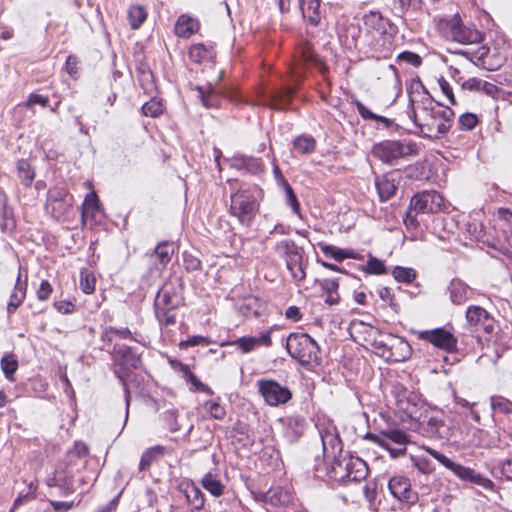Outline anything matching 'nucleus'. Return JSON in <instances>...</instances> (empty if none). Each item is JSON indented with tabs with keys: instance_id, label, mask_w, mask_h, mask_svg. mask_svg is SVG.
I'll return each instance as SVG.
<instances>
[{
	"instance_id": "nucleus-1",
	"label": "nucleus",
	"mask_w": 512,
	"mask_h": 512,
	"mask_svg": "<svg viewBox=\"0 0 512 512\" xmlns=\"http://www.w3.org/2000/svg\"><path fill=\"white\" fill-rule=\"evenodd\" d=\"M318 436L319 439L306 450V462H313L312 468L317 477L323 473L339 486L347 485L351 481L352 452H343V444L335 427L319 430Z\"/></svg>"
},
{
	"instance_id": "nucleus-2",
	"label": "nucleus",
	"mask_w": 512,
	"mask_h": 512,
	"mask_svg": "<svg viewBox=\"0 0 512 512\" xmlns=\"http://www.w3.org/2000/svg\"><path fill=\"white\" fill-rule=\"evenodd\" d=\"M410 110L407 111L414 128L429 139H439L452 126L454 112L449 107L436 108L424 85L417 81L409 91Z\"/></svg>"
},
{
	"instance_id": "nucleus-3",
	"label": "nucleus",
	"mask_w": 512,
	"mask_h": 512,
	"mask_svg": "<svg viewBox=\"0 0 512 512\" xmlns=\"http://www.w3.org/2000/svg\"><path fill=\"white\" fill-rule=\"evenodd\" d=\"M263 198L264 191L259 185H242L231 193L228 212L241 226L251 227L260 212Z\"/></svg>"
},
{
	"instance_id": "nucleus-4",
	"label": "nucleus",
	"mask_w": 512,
	"mask_h": 512,
	"mask_svg": "<svg viewBox=\"0 0 512 512\" xmlns=\"http://www.w3.org/2000/svg\"><path fill=\"white\" fill-rule=\"evenodd\" d=\"M109 352L113 361L114 374L123 386L127 418L131 401L127 380L132 375L133 370H138L143 367L141 353H139L136 348L125 344H115L113 349Z\"/></svg>"
},
{
	"instance_id": "nucleus-5",
	"label": "nucleus",
	"mask_w": 512,
	"mask_h": 512,
	"mask_svg": "<svg viewBox=\"0 0 512 512\" xmlns=\"http://www.w3.org/2000/svg\"><path fill=\"white\" fill-rule=\"evenodd\" d=\"M285 347L289 355L301 365H319L321 362L318 344L306 333H291L286 338Z\"/></svg>"
},
{
	"instance_id": "nucleus-6",
	"label": "nucleus",
	"mask_w": 512,
	"mask_h": 512,
	"mask_svg": "<svg viewBox=\"0 0 512 512\" xmlns=\"http://www.w3.org/2000/svg\"><path fill=\"white\" fill-rule=\"evenodd\" d=\"M437 28L442 37L449 41L474 44L482 40L481 33L474 28L465 26L458 14L440 19Z\"/></svg>"
},
{
	"instance_id": "nucleus-7",
	"label": "nucleus",
	"mask_w": 512,
	"mask_h": 512,
	"mask_svg": "<svg viewBox=\"0 0 512 512\" xmlns=\"http://www.w3.org/2000/svg\"><path fill=\"white\" fill-rule=\"evenodd\" d=\"M373 155L387 164H394L398 159L418 153L416 143L407 140H386L374 145Z\"/></svg>"
},
{
	"instance_id": "nucleus-8",
	"label": "nucleus",
	"mask_w": 512,
	"mask_h": 512,
	"mask_svg": "<svg viewBox=\"0 0 512 512\" xmlns=\"http://www.w3.org/2000/svg\"><path fill=\"white\" fill-rule=\"evenodd\" d=\"M426 451L441 465L453 472V474L460 480L476 484L484 489H493L494 483L490 479L482 476L480 473H477L475 470L452 461L444 454L439 453L433 448L427 447Z\"/></svg>"
},
{
	"instance_id": "nucleus-9",
	"label": "nucleus",
	"mask_w": 512,
	"mask_h": 512,
	"mask_svg": "<svg viewBox=\"0 0 512 512\" xmlns=\"http://www.w3.org/2000/svg\"><path fill=\"white\" fill-rule=\"evenodd\" d=\"M410 344L402 337L385 334L378 343L375 354L387 362L398 363L408 359L411 355Z\"/></svg>"
},
{
	"instance_id": "nucleus-10",
	"label": "nucleus",
	"mask_w": 512,
	"mask_h": 512,
	"mask_svg": "<svg viewBox=\"0 0 512 512\" xmlns=\"http://www.w3.org/2000/svg\"><path fill=\"white\" fill-rule=\"evenodd\" d=\"M184 290L183 277L171 275L158 290L154 304L179 308L185 304Z\"/></svg>"
},
{
	"instance_id": "nucleus-11",
	"label": "nucleus",
	"mask_w": 512,
	"mask_h": 512,
	"mask_svg": "<svg viewBox=\"0 0 512 512\" xmlns=\"http://www.w3.org/2000/svg\"><path fill=\"white\" fill-rule=\"evenodd\" d=\"M364 438L371 439L388 450L392 457L405 454L406 445L409 443L408 435L400 429L382 430L378 434L367 433Z\"/></svg>"
},
{
	"instance_id": "nucleus-12",
	"label": "nucleus",
	"mask_w": 512,
	"mask_h": 512,
	"mask_svg": "<svg viewBox=\"0 0 512 512\" xmlns=\"http://www.w3.org/2000/svg\"><path fill=\"white\" fill-rule=\"evenodd\" d=\"M413 334L417 339L430 343L435 348L446 353H455L458 350V339L449 330L444 327H438L429 330H416Z\"/></svg>"
},
{
	"instance_id": "nucleus-13",
	"label": "nucleus",
	"mask_w": 512,
	"mask_h": 512,
	"mask_svg": "<svg viewBox=\"0 0 512 512\" xmlns=\"http://www.w3.org/2000/svg\"><path fill=\"white\" fill-rule=\"evenodd\" d=\"M294 63L297 69H316L322 74L328 71L326 63L315 52L313 45L308 40L298 43L294 53Z\"/></svg>"
},
{
	"instance_id": "nucleus-14",
	"label": "nucleus",
	"mask_w": 512,
	"mask_h": 512,
	"mask_svg": "<svg viewBox=\"0 0 512 512\" xmlns=\"http://www.w3.org/2000/svg\"><path fill=\"white\" fill-rule=\"evenodd\" d=\"M258 390L264 401L270 406H279L292 398V391L273 379H261L257 382Z\"/></svg>"
},
{
	"instance_id": "nucleus-15",
	"label": "nucleus",
	"mask_w": 512,
	"mask_h": 512,
	"mask_svg": "<svg viewBox=\"0 0 512 512\" xmlns=\"http://www.w3.org/2000/svg\"><path fill=\"white\" fill-rule=\"evenodd\" d=\"M444 204L443 197L436 191H423L415 194L410 200V209L416 214L437 213Z\"/></svg>"
},
{
	"instance_id": "nucleus-16",
	"label": "nucleus",
	"mask_w": 512,
	"mask_h": 512,
	"mask_svg": "<svg viewBox=\"0 0 512 512\" xmlns=\"http://www.w3.org/2000/svg\"><path fill=\"white\" fill-rule=\"evenodd\" d=\"M367 321H361L362 324H368L367 325H361V329H357L356 334L354 335V342L357 343L359 346H362L363 348L367 350H371L375 353L378 343L382 340V336L385 334H382L373 324L375 322V318L370 315L366 314Z\"/></svg>"
},
{
	"instance_id": "nucleus-17",
	"label": "nucleus",
	"mask_w": 512,
	"mask_h": 512,
	"mask_svg": "<svg viewBox=\"0 0 512 512\" xmlns=\"http://www.w3.org/2000/svg\"><path fill=\"white\" fill-rule=\"evenodd\" d=\"M176 489L180 492L190 507L202 509L205 503L204 493L188 478L176 479Z\"/></svg>"
},
{
	"instance_id": "nucleus-18",
	"label": "nucleus",
	"mask_w": 512,
	"mask_h": 512,
	"mask_svg": "<svg viewBox=\"0 0 512 512\" xmlns=\"http://www.w3.org/2000/svg\"><path fill=\"white\" fill-rule=\"evenodd\" d=\"M273 328L263 331L259 336H243L227 345L237 346L242 353H250L258 346L270 347L272 345L271 333Z\"/></svg>"
},
{
	"instance_id": "nucleus-19",
	"label": "nucleus",
	"mask_w": 512,
	"mask_h": 512,
	"mask_svg": "<svg viewBox=\"0 0 512 512\" xmlns=\"http://www.w3.org/2000/svg\"><path fill=\"white\" fill-rule=\"evenodd\" d=\"M230 167L237 171H244L250 175L258 176L265 170L261 158L247 155H237L230 159Z\"/></svg>"
},
{
	"instance_id": "nucleus-20",
	"label": "nucleus",
	"mask_w": 512,
	"mask_h": 512,
	"mask_svg": "<svg viewBox=\"0 0 512 512\" xmlns=\"http://www.w3.org/2000/svg\"><path fill=\"white\" fill-rule=\"evenodd\" d=\"M388 488L396 499L413 503L417 496L411 490V483L407 477L394 476L389 480Z\"/></svg>"
},
{
	"instance_id": "nucleus-21",
	"label": "nucleus",
	"mask_w": 512,
	"mask_h": 512,
	"mask_svg": "<svg viewBox=\"0 0 512 512\" xmlns=\"http://www.w3.org/2000/svg\"><path fill=\"white\" fill-rule=\"evenodd\" d=\"M28 287V276H25V279L21 278V267L19 268V273L14 285V288L10 294L9 301L7 304V314L8 316L13 315L17 309L22 305L26 298Z\"/></svg>"
},
{
	"instance_id": "nucleus-22",
	"label": "nucleus",
	"mask_w": 512,
	"mask_h": 512,
	"mask_svg": "<svg viewBox=\"0 0 512 512\" xmlns=\"http://www.w3.org/2000/svg\"><path fill=\"white\" fill-rule=\"evenodd\" d=\"M261 500L275 507L288 506L293 501V494L290 489L278 486L262 493Z\"/></svg>"
},
{
	"instance_id": "nucleus-23",
	"label": "nucleus",
	"mask_w": 512,
	"mask_h": 512,
	"mask_svg": "<svg viewBox=\"0 0 512 512\" xmlns=\"http://www.w3.org/2000/svg\"><path fill=\"white\" fill-rule=\"evenodd\" d=\"M303 19L312 26H318L322 18L321 0H298Z\"/></svg>"
},
{
	"instance_id": "nucleus-24",
	"label": "nucleus",
	"mask_w": 512,
	"mask_h": 512,
	"mask_svg": "<svg viewBox=\"0 0 512 512\" xmlns=\"http://www.w3.org/2000/svg\"><path fill=\"white\" fill-rule=\"evenodd\" d=\"M285 264L293 281L299 283L305 280L308 259L304 256V249L299 251L295 256L287 259Z\"/></svg>"
},
{
	"instance_id": "nucleus-25",
	"label": "nucleus",
	"mask_w": 512,
	"mask_h": 512,
	"mask_svg": "<svg viewBox=\"0 0 512 512\" xmlns=\"http://www.w3.org/2000/svg\"><path fill=\"white\" fill-rule=\"evenodd\" d=\"M201 24L197 18L191 17L187 14H182L178 17L175 24V34L183 39L190 38L193 34L200 30Z\"/></svg>"
},
{
	"instance_id": "nucleus-26",
	"label": "nucleus",
	"mask_w": 512,
	"mask_h": 512,
	"mask_svg": "<svg viewBox=\"0 0 512 512\" xmlns=\"http://www.w3.org/2000/svg\"><path fill=\"white\" fill-rule=\"evenodd\" d=\"M375 188L382 202L389 200L397 190L393 174H384L375 177Z\"/></svg>"
},
{
	"instance_id": "nucleus-27",
	"label": "nucleus",
	"mask_w": 512,
	"mask_h": 512,
	"mask_svg": "<svg viewBox=\"0 0 512 512\" xmlns=\"http://www.w3.org/2000/svg\"><path fill=\"white\" fill-rule=\"evenodd\" d=\"M188 56L194 63L201 64L203 62H214L216 58V52L210 45L196 43L190 46L188 50Z\"/></svg>"
},
{
	"instance_id": "nucleus-28",
	"label": "nucleus",
	"mask_w": 512,
	"mask_h": 512,
	"mask_svg": "<svg viewBox=\"0 0 512 512\" xmlns=\"http://www.w3.org/2000/svg\"><path fill=\"white\" fill-rule=\"evenodd\" d=\"M202 487L214 497L224 494L226 485L222 483L220 475L216 471L207 472L201 479Z\"/></svg>"
},
{
	"instance_id": "nucleus-29",
	"label": "nucleus",
	"mask_w": 512,
	"mask_h": 512,
	"mask_svg": "<svg viewBox=\"0 0 512 512\" xmlns=\"http://www.w3.org/2000/svg\"><path fill=\"white\" fill-rule=\"evenodd\" d=\"M194 89L198 92V98L204 107L218 108L220 106L222 97L211 84L207 88L196 85Z\"/></svg>"
},
{
	"instance_id": "nucleus-30",
	"label": "nucleus",
	"mask_w": 512,
	"mask_h": 512,
	"mask_svg": "<svg viewBox=\"0 0 512 512\" xmlns=\"http://www.w3.org/2000/svg\"><path fill=\"white\" fill-rule=\"evenodd\" d=\"M176 246L173 242L170 241H162L157 244L152 254V257H155L158 260L160 265V270L166 268L168 263L171 261L173 254L175 253Z\"/></svg>"
},
{
	"instance_id": "nucleus-31",
	"label": "nucleus",
	"mask_w": 512,
	"mask_h": 512,
	"mask_svg": "<svg viewBox=\"0 0 512 512\" xmlns=\"http://www.w3.org/2000/svg\"><path fill=\"white\" fill-rule=\"evenodd\" d=\"M359 497L363 499L364 505L371 511H376V498H377V484L374 481H367L364 484H360Z\"/></svg>"
},
{
	"instance_id": "nucleus-32",
	"label": "nucleus",
	"mask_w": 512,
	"mask_h": 512,
	"mask_svg": "<svg viewBox=\"0 0 512 512\" xmlns=\"http://www.w3.org/2000/svg\"><path fill=\"white\" fill-rule=\"evenodd\" d=\"M16 171L21 184L29 188L35 179V169L26 159H19L16 163Z\"/></svg>"
},
{
	"instance_id": "nucleus-33",
	"label": "nucleus",
	"mask_w": 512,
	"mask_h": 512,
	"mask_svg": "<svg viewBox=\"0 0 512 512\" xmlns=\"http://www.w3.org/2000/svg\"><path fill=\"white\" fill-rule=\"evenodd\" d=\"M359 271L368 275H384L388 273V268L383 260L369 254L367 262L357 266Z\"/></svg>"
},
{
	"instance_id": "nucleus-34",
	"label": "nucleus",
	"mask_w": 512,
	"mask_h": 512,
	"mask_svg": "<svg viewBox=\"0 0 512 512\" xmlns=\"http://www.w3.org/2000/svg\"><path fill=\"white\" fill-rule=\"evenodd\" d=\"M450 299L456 305L463 304L468 299V286L458 279H453L448 286Z\"/></svg>"
},
{
	"instance_id": "nucleus-35",
	"label": "nucleus",
	"mask_w": 512,
	"mask_h": 512,
	"mask_svg": "<svg viewBox=\"0 0 512 512\" xmlns=\"http://www.w3.org/2000/svg\"><path fill=\"white\" fill-rule=\"evenodd\" d=\"M302 249L303 247L297 245L296 242L292 239L280 240L274 246V251L284 261L291 258L292 256H295Z\"/></svg>"
},
{
	"instance_id": "nucleus-36",
	"label": "nucleus",
	"mask_w": 512,
	"mask_h": 512,
	"mask_svg": "<svg viewBox=\"0 0 512 512\" xmlns=\"http://www.w3.org/2000/svg\"><path fill=\"white\" fill-rule=\"evenodd\" d=\"M293 149L301 154L308 155L316 150V140L308 134H301L293 140Z\"/></svg>"
},
{
	"instance_id": "nucleus-37",
	"label": "nucleus",
	"mask_w": 512,
	"mask_h": 512,
	"mask_svg": "<svg viewBox=\"0 0 512 512\" xmlns=\"http://www.w3.org/2000/svg\"><path fill=\"white\" fill-rule=\"evenodd\" d=\"M90 210L92 213H97L100 210V201L96 192L91 191L86 196L81 205V221L82 225H86Z\"/></svg>"
},
{
	"instance_id": "nucleus-38",
	"label": "nucleus",
	"mask_w": 512,
	"mask_h": 512,
	"mask_svg": "<svg viewBox=\"0 0 512 512\" xmlns=\"http://www.w3.org/2000/svg\"><path fill=\"white\" fill-rule=\"evenodd\" d=\"M318 246L325 255V257L333 259L337 262H342L345 259L352 258L351 249H342L337 246L324 243H319Z\"/></svg>"
},
{
	"instance_id": "nucleus-39",
	"label": "nucleus",
	"mask_w": 512,
	"mask_h": 512,
	"mask_svg": "<svg viewBox=\"0 0 512 512\" xmlns=\"http://www.w3.org/2000/svg\"><path fill=\"white\" fill-rule=\"evenodd\" d=\"M422 430L431 438H441L444 428L443 420L438 416H431L421 423Z\"/></svg>"
},
{
	"instance_id": "nucleus-40",
	"label": "nucleus",
	"mask_w": 512,
	"mask_h": 512,
	"mask_svg": "<svg viewBox=\"0 0 512 512\" xmlns=\"http://www.w3.org/2000/svg\"><path fill=\"white\" fill-rule=\"evenodd\" d=\"M354 105L357 107L360 116L364 120L376 121L382 124V126L385 128L391 127L393 123L391 119L373 113L369 108H367L362 102L358 100L354 99Z\"/></svg>"
},
{
	"instance_id": "nucleus-41",
	"label": "nucleus",
	"mask_w": 512,
	"mask_h": 512,
	"mask_svg": "<svg viewBox=\"0 0 512 512\" xmlns=\"http://www.w3.org/2000/svg\"><path fill=\"white\" fill-rule=\"evenodd\" d=\"M232 438L234 442L240 444L243 447L252 446L254 439L250 434L249 426L244 423L237 424L232 430Z\"/></svg>"
},
{
	"instance_id": "nucleus-42",
	"label": "nucleus",
	"mask_w": 512,
	"mask_h": 512,
	"mask_svg": "<svg viewBox=\"0 0 512 512\" xmlns=\"http://www.w3.org/2000/svg\"><path fill=\"white\" fill-rule=\"evenodd\" d=\"M292 96L290 89L275 92L269 96L268 106L276 110L284 109L291 103Z\"/></svg>"
},
{
	"instance_id": "nucleus-43",
	"label": "nucleus",
	"mask_w": 512,
	"mask_h": 512,
	"mask_svg": "<svg viewBox=\"0 0 512 512\" xmlns=\"http://www.w3.org/2000/svg\"><path fill=\"white\" fill-rule=\"evenodd\" d=\"M48 201L51 204L72 206L73 196L64 187H54L48 191Z\"/></svg>"
},
{
	"instance_id": "nucleus-44",
	"label": "nucleus",
	"mask_w": 512,
	"mask_h": 512,
	"mask_svg": "<svg viewBox=\"0 0 512 512\" xmlns=\"http://www.w3.org/2000/svg\"><path fill=\"white\" fill-rule=\"evenodd\" d=\"M58 495L60 497H67L71 494H73L77 486L75 484L74 475L68 471L67 469H64V473L62 477L60 478V481H58Z\"/></svg>"
},
{
	"instance_id": "nucleus-45",
	"label": "nucleus",
	"mask_w": 512,
	"mask_h": 512,
	"mask_svg": "<svg viewBox=\"0 0 512 512\" xmlns=\"http://www.w3.org/2000/svg\"><path fill=\"white\" fill-rule=\"evenodd\" d=\"M499 215L502 220V236L507 247L512 248V212L507 209H500Z\"/></svg>"
},
{
	"instance_id": "nucleus-46",
	"label": "nucleus",
	"mask_w": 512,
	"mask_h": 512,
	"mask_svg": "<svg viewBox=\"0 0 512 512\" xmlns=\"http://www.w3.org/2000/svg\"><path fill=\"white\" fill-rule=\"evenodd\" d=\"M164 449L161 446H155L147 449L141 456L139 470L147 471L153 462L157 461L163 455Z\"/></svg>"
},
{
	"instance_id": "nucleus-47",
	"label": "nucleus",
	"mask_w": 512,
	"mask_h": 512,
	"mask_svg": "<svg viewBox=\"0 0 512 512\" xmlns=\"http://www.w3.org/2000/svg\"><path fill=\"white\" fill-rule=\"evenodd\" d=\"M0 364L6 379L10 381L14 380V374L19 366L17 356L13 353H6L1 358Z\"/></svg>"
},
{
	"instance_id": "nucleus-48",
	"label": "nucleus",
	"mask_w": 512,
	"mask_h": 512,
	"mask_svg": "<svg viewBox=\"0 0 512 512\" xmlns=\"http://www.w3.org/2000/svg\"><path fill=\"white\" fill-rule=\"evenodd\" d=\"M155 309V316L160 323V325H163L165 327H169L171 325H174L176 322L175 314L173 313L174 310L177 308H170L165 307V305H158L154 304Z\"/></svg>"
},
{
	"instance_id": "nucleus-49",
	"label": "nucleus",
	"mask_w": 512,
	"mask_h": 512,
	"mask_svg": "<svg viewBox=\"0 0 512 512\" xmlns=\"http://www.w3.org/2000/svg\"><path fill=\"white\" fill-rule=\"evenodd\" d=\"M364 25L367 29L383 32L385 30V23L387 20H384L380 12L371 11L368 14L363 16Z\"/></svg>"
},
{
	"instance_id": "nucleus-50",
	"label": "nucleus",
	"mask_w": 512,
	"mask_h": 512,
	"mask_svg": "<svg viewBox=\"0 0 512 512\" xmlns=\"http://www.w3.org/2000/svg\"><path fill=\"white\" fill-rule=\"evenodd\" d=\"M466 318L471 325L478 327L482 322L489 321V313L480 306H470Z\"/></svg>"
},
{
	"instance_id": "nucleus-51",
	"label": "nucleus",
	"mask_w": 512,
	"mask_h": 512,
	"mask_svg": "<svg viewBox=\"0 0 512 512\" xmlns=\"http://www.w3.org/2000/svg\"><path fill=\"white\" fill-rule=\"evenodd\" d=\"M147 19V12L144 7L136 5L128 10V20L132 29H138Z\"/></svg>"
},
{
	"instance_id": "nucleus-52",
	"label": "nucleus",
	"mask_w": 512,
	"mask_h": 512,
	"mask_svg": "<svg viewBox=\"0 0 512 512\" xmlns=\"http://www.w3.org/2000/svg\"><path fill=\"white\" fill-rule=\"evenodd\" d=\"M279 186H281L285 192L286 203L291 207L292 211L295 214L300 215V203L288 180L281 179V183L279 184Z\"/></svg>"
},
{
	"instance_id": "nucleus-53",
	"label": "nucleus",
	"mask_w": 512,
	"mask_h": 512,
	"mask_svg": "<svg viewBox=\"0 0 512 512\" xmlns=\"http://www.w3.org/2000/svg\"><path fill=\"white\" fill-rule=\"evenodd\" d=\"M392 276L397 282L410 284L416 278V271L410 267L395 266L392 270Z\"/></svg>"
},
{
	"instance_id": "nucleus-54",
	"label": "nucleus",
	"mask_w": 512,
	"mask_h": 512,
	"mask_svg": "<svg viewBox=\"0 0 512 512\" xmlns=\"http://www.w3.org/2000/svg\"><path fill=\"white\" fill-rule=\"evenodd\" d=\"M141 112L144 116H149L152 118H156L163 113V104L161 100H157L156 98H151L149 101L145 102L141 107Z\"/></svg>"
},
{
	"instance_id": "nucleus-55",
	"label": "nucleus",
	"mask_w": 512,
	"mask_h": 512,
	"mask_svg": "<svg viewBox=\"0 0 512 512\" xmlns=\"http://www.w3.org/2000/svg\"><path fill=\"white\" fill-rule=\"evenodd\" d=\"M369 469L365 461L361 458L354 457V484H364L363 480L366 479Z\"/></svg>"
},
{
	"instance_id": "nucleus-56",
	"label": "nucleus",
	"mask_w": 512,
	"mask_h": 512,
	"mask_svg": "<svg viewBox=\"0 0 512 512\" xmlns=\"http://www.w3.org/2000/svg\"><path fill=\"white\" fill-rule=\"evenodd\" d=\"M491 408L494 412L509 414L512 412V402L506 398L493 396L490 399Z\"/></svg>"
},
{
	"instance_id": "nucleus-57",
	"label": "nucleus",
	"mask_w": 512,
	"mask_h": 512,
	"mask_svg": "<svg viewBox=\"0 0 512 512\" xmlns=\"http://www.w3.org/2000/svg\"><path fill=\"white\" fill-rule=\"evenodd\" d=\"M261 459L267 461L272 467H278L281 461L280 452L272 446H265L261 451Z\"/></svg>"
},
{
	"instance_id": "nucleus-58",
	"label": "nucleus",
	"mask_w": 512,
	"mask_h": 512,
	"mask_svg": "<svg viewBox=\"0 0 512 512\" xmlns=\"http://www.w3.org/2000/svg\"><path fill=\"white\" fill-rule=\"evenodd\" d=\"M183 265L188 273L200 271L202 268L201 260L193 254L184 251L182 254Z\"/></svg>"
},
{
	"instance_id": "nucleus-59",
	"label": "nucleus",
	"mask_w": 512,
	"mask_h": 512,
	"mask_svg": "<svg viewBox=\"0 0 512 512\" xmlns=\"http://www.w3.org/2000/svg\"><path fill=\"white\" fill-rule=\"evenodd\" d=\"M83 498V493L79 494L78 501H56L49 499L48 502L55 512H67L78 506Z\"/></svg>"
},
{
	"instance_id": "nucleus-60",
	"label": "nucleus",
	"mask_w": 512,
	"mask_h": 512,
	"mask_svg": "<svg viewBox=\"0 0 512 512\" xmlns=\"http://www.w3.org/2000/svg\"><path fill=\"white\" fill-rule=\"evenodd\" d=\"M89 454V448L83 441H75L71 449L67 451V458L72 459L77 457L79 459H85Z\"/></svg>"
},
{
	"instance_id": "nucleus-61",
	"label": "nucleus",
	"mask_w": 512,
	"mask_h": 512,
	"mask_svg": "<svg viewBox=\"0 0 512 512\" xmlns=\"http://www.w3.org/2000/svg\"><path fill=\"white\" fill-rule=\"evenodd\" d=\"M204 407L213 419L222 420L226 416L225 408L217 401H207Z\"/></svg>"
},
{
	"instance_id": "nucleus-62",
	"label": "nucleus",
	"mask_w": 512,
	"mask_h": 512,
	"mask_svg": "<svg viewBox=\"0 0 512 512\" xmlns=\"http://www.w3.org/2000/svg\"><path fill=\"white\" fill-rule=\"evenodd\" d=\"M458 123L463 130H472L478 123V117L473 113H464L459 117Z\"/></svg>"
},
{
	"instance_id": "nucleus-63",
	"label": "nucleus",
	"mask_w": 512,
	"mask_h": 512,
	"mask_svg": "<svg viewBox=\"0 0 512 512\" xmlns=\"http://www.w3.org/2000/svg\"><path fill=\"white\" fill-rule=\"evenodd\" d=\"M139 83L141 87L144 89L145 93H152L156 86H155V76L153 72H149L143 75L138 76Z\"/></svg>"
},
{
	"instance_id": "nucleus-64",
	"label": "nucleus",
	"mask_w": 512,
	"mask_h": 512,
	"mask_svg": "<svg viewBox=\"0 0 512 512\" xmlns=\"http://www.w3.org/2000/svg\"><path fill=\"white\" fill-rule=\"evenodd\" d=\"M497 467L499 469L500 474L509 481H512V455L499 460Z\"/></svg>"
}]
</instances>
